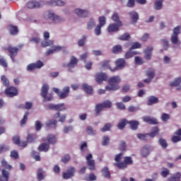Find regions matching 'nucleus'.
<instances>
[{
	"instance_id": "50",
	"label": "nucleus",
	"mask_w": 181,
	"mask_h": 181,
	"mask_svg": "<svg viewBox=\"0 0 181 181\" xmlns=\"http://www.w3.org/2000/svg\"><path fill=\"white\" fill-rule=\"evenodd\" d=\"M28 117H29V112H26L24 114L23 119L21 120L20 124L21 126H23L25 124H26L28 122Z\"/></svg>"
},
{
	"instance_id": "31",
	"label": "nucleus",
	"mask_w": 181,
	"mask_h": 181,
	"mask_svg": "<svg viewBox=\"0 0 181 181\" xmlns=\"http://www.w3.org/2000/svg\"><path fill=\"white\" fill-rule=\"evenodd\" d=\"M47 141L48 144L51 145H54L57 142V139H56V136L54 134H49L47 137Z\"/></svg>"
},
{
	"instance_id": "12",
	"label": "nucleus",
	"mask_w": 181,
	"mask_h": 181,
	"mask_svg": "<svg viewBox=\"0 0 181 181\" xmlns=\"http://www.w3.org/2000/svg\"><path fill=\"white\" fill-rule=\"evenodd\" d=\"M60 50H63L64 54H67L69 52L66 50L65 47L55 46L53 49H49L46 52V56H50V54H53L54 52H60Z\"/></svg>"
},
{
	"instance_id": "56",
	"label": "nucleus",
	"mask_w": 181,
	"mask_h": 181,
	"mask_svg": "<svg viewBox=\"0 0 181 181\" xmlns=\"http://www.w3.org/2000/svg\"><path fill=\"white\" fill-rule=\"evenodd\" d=\"M32 107H33L32 103H30V102H27V103H25V106H23V105H21L19 106V108H25V110H30V108H32Z\"/></svg>"
},
{
	"instance_id": "53",
	"label": "nucleus",
	"mask_w": 181,
	"mask_h": 181,
	"mask_svg": "<svg viewBox=\"0 0 181 181\" xmlns=\"http://www.w3.org/2000/svg\"><path fill=\"white\" fill-rule=\"evenodd\" d=\"M111 127H112L111 124L107 123L103 128L100 129V131L101 132H107V131H110V129H111Z\"/></svg>"
},
{
	"instance_id": "14",
	"label": "nucleus",
	"mask_w": 181,
	"mask_h": 181,
	"mask_svg": "<svg viewBox=\"0 0 181 181\" xmlns=\"http://www.w3.org/2000/svg\"><path fill=\"white\" fill-rule=\"evenodd\" d=\"M43 36L45 42H42L41 43L42 47H47V46H52V45H53V41L49 40V37H50V34L49 32H45Z\"/></svg>"
},
{
	"instance_id": "42",
	"label": "nucleus",
	"mask_w": 181,
	"mask_h": 181,
	"mask_svg": "<svg viewBox=\"0 0 181 181\" xmlns=\"http://www.w3.org/2000/svg\"><path fill=\"white\" fill-rule=\"evenodd\" d=\"M141 154L143 158H146V156L149 155V147H148V146L143 147L141 151Z\"/></svg>"
},
{
	"instance_id": "61",
	"label": "nucleus",
	"mask_w": 181,
	"mask_h": 181,
	"mask_svg": "<svg viewBox=\"0 0 181 181\" xmlns=\"http://www.w3.org/2000/svg\"><path fill=\"white\" fill-rule=\"evenodd\" d=\"M103 141L102 142V145L103 146H107V145H108L110 144V137L105 136H103Z\"/></svg>"
},
{
	"instance_id": "63",
	"label": "nucleus",
	"mask_w": 181,
	"mask_h": 181,
	"mask_svg": "<svg viewBox=\"0 0 181 181\" xmlns=\"http://www.w3.org/2000/svg\"><path fill=\"white\" fill-rule=\"evenodd\" d=\"M85 180H87V181L97 180V177L94 174H90L88 177L85 178Z\"/></svg>"
},
{
	"instance_id": "17",
	"label": "nucleus",
	"mask_w": 181,
	"mask_h": 181,
	"mask_svg": "<svg viewBox=\"0 0 181 181\" xmlns=\"http://www.w3.org/2000/svg\"><path fill=\"white\" fill-rule=\"evenodd\" d=\"M152 52H153V47L149 46L144 49V59L146 60H151L152 59Z\"/></svg>"
},
{
	"instance_id": "23",
	"label": "nucleus",
	"mask_w": 181,
	"mask_h": 181,
	"mask_svg": "<svg viewBox=\"0 0 181 181\" xmlns=\"http://www.w3.org/2000/svg\"><path fill=\"white\" fill-rule=\"evenodd\" d=\"M40 2L36 1H30L27 3L26 6L28 9H35V8H40Z\"/></svg>"
},
{
	"instance_id": "2",
	"label": "nucleus",
	"mask_w": 181,
	"mask_h": 181,
	"mask_svg": "<svg viewBox=\"0 0 181 181\" xmlns=\"http://www.w3.org/2000/svg\"><path fill=\"white\" fill-rule=\"evenodd\" d=\"M1 163L2 168H4L5 169L1 170L0 181H9V172L7 170H12V165L8 164V162H6L5 159H2Z\"/></svg>"
},
{
	"instance_id": "7",
	"label": "nucleus",
	"mask_w": 181,
	"mask_h": 181,
	"mask_svg": "<svg viewBox=\"0 0 181 181\" xmlns=\"http://www.w3.org/2000/svg\"><path fill=\"white\" fill-rule=\"evenodd\" d=\"M6 50L8 52V56L11 59L13 63H15V57L18 56V52H19V49L16 47H13L12 45H8Z\"/></svg>"
},
{
	"instance_id": "62",
	"label": "nucleus",
	"mask_w": 181,
	"mask_h": 181,
	"mask_svg": "<svg viewBox=\"0 0 181 181\" xmlns=\"http://www.w3.org/2000/svg\"><path fill=\"white\" fill-rule=\"evenodd\" d=\"M99 21V26H104L105 25V16H100L98 18Z\"/></svg>"
},
{
	"instance_id": "6",
	"label": "nucleus",
	"mask_w": 181,
	"mask_h": 181,
	"mask_svg": "<svg viewBox=\"0 0 181 181\" xmlns=\"http://www.w3.org/2000/svg\"><path fill=\"white\" fill-rule=\"evenodd\" d=\"M53 92L56 93V94H57L61 100H63L69 96V93H70V87L65 86L62 92H60V90L59 88H54Z\"/></svg>"
},
{
	"instance_id": "8",
	"label": "nucleus",
	"mask_w": 181,
	"mask_h": 181,
	"mask_svg": "<svg viewBox=\"0 0 181 181\" xmlns=\"http://www.w3.org/2000/svg\"><path fill=\"white\" fill-rule=\"evenodd\" d=\"M47 93H49V85L44 84L41 90V96L45 101H52L53 100V95L50 94L47 96Z\"/></svg>"
},
{
	"instance_id": "64",
	"label": "nucleus",
	"mask_w": 181,
	"mask_h": 181,
	"mask_svg": "<svg viewBox=\"0 0 181 181\" xmlns=\"http://www.w3.org/2000/svg\"><path fill=\"white\" fill-rule=\"evenodd\" d=\"M69 160H70V155L69 154L64 156L62 158V162H63V163H69Z\"/></svg>"
},
{
	"instance_id": "5",
	"label": "nucleus",
	"mask_w": 181,
	"mask_h": 181,
	"mask_svg": "<svg viewBox=\"0 0 181 181\" xmlns=\"http://www.w3.org/2000/svg\"><path fill=\"white\" fill-rule=\"evenodd\" d=\"M133 162L132 158L127 156L124 158V162L114 163V165L118 169L124 170V169H127L128 165H132Z\"/></svg>"
},
{
	"instance_id": "11",
	"label": "nucleus",
	"mask_w": 181,
	"mask_h": 181,
	"mask_svg": "<svg viewBox=\"0 0 181 181\" xmlns=\"http://www.w3.org/2000/svg\"><path fill=\"white\" fill-rule=\"evenodd\" d=\"M180 33V27H175L171 36V42L173 45H177L179 42V34Z\"/></svg>"
},
{
	"instance_id": "35",
	"label": "nucleus",
	"mask_w": 181,
	"mask_h": 181,
	"mask_svg": "<svg viewBox=\"0 0 181 181\" xmlns=\"http://www.w3.org/2000/svg\"><path fill=\"white\" fill-rule=\"evenodd\" d=\"M102 175L104 176V177H106V179H110L111 177V173H110V170L107 167H104L102 170Z\"/></svg>"
},
{
	"instance_id": "4",
	"label": "nucleus",
	"mask_w": 181,
	"mask_h": 181,
	"mask_svg": "<svg viewBox=\"0 0 181 181\" xmlns=\"http://www.w3.org/2000/svg\"><path fill=\"white\" fill-rule=\"evenodd\" d=\"M112 103L110 100H105L103 103L97 104L95 107V115L98 117L104 108H111Z\"/></svg>"
},
{
	"instance_id": "45",
	"label": "nucleus",
	"mask_w": 181,
	"mask_h": 181,
	"mask_svg": "<svg viewBox=\"0 0 181 181\" xmlns=\"http://www.w3.org/2000/svg\"><path fill=\"white\" fill-rule=\"evenodd\" d=\"M129 39H131V35L127 33H125L118 37L119 40L127 41V40H129Z\"/></svg>"
},
{
	"instance_id": "18",
	"label": "nucleus",
	"mask_w": 181,
	"mask_h": 181,
	"mask_svg": "<svg viewBox=\"0 0 181 181\" xmlns=\"http://www.w3.org/2000/svg\"><path fill=\"white\" fill-rule=\"evenodd\" d=\"M108 79L107 74L104 73H98L95 74V81L99 84H102L103 81H107Z\"/></svg>"
},
{
	"instance_id": "36",
	"label": "nucleus",
	"mask_w": 181,
	"mask_h": 181,
	"mask_svg": "<svg viewBox=\"0 0 181 181\" xmlns=\"http://www.w3.org/2000/svg\"><path fill=\"white\" fill-rule=\"evenodd\" d=\"M48 18H49V19H52L53 21V22H59L60 21V17L50 11L48 13Z\"/></svg>"
},
{
	"instance_id": "47",
	"label": "nucleus",
	"mask_w": 181,
	"mask_h": 181,
	"mask_svg": "<svg viewBox=\"0 0 181 181\" xmlns=\"http://www.w3.org/2000/svg\"><path fill=\"white\" fill-rule=\"evenodd\" d=\"M35 139H36V135L35 134H28L27 136V144L28 142L29 144H32V142H35Z\"/></svg>"
},
{
	"instance_id": "41",
	"label": "nucleus",
	"mask_w": 181,
	"mask_h": 181,
	"mask_svg": "<svg viewBox=\"0 0 181 181\" xmlns=\"http://www.w3.org/2000/svg\"><path fill=\"white\" fill-rule=\"evenodd\" d=\"M127 124H128V121L125 119H123L120 120L119 122L118 123L117 128L119 129H124Z\"/></svg>"
},
{
	"instance_id": "40",
	"label": "nucleus",
	"mask_w": 181,
	"mask_h": 181,
	"mask_svg": "<svg viewBox=\"0 0 181 181\" xmlns=\"http://www.w3.org/2000/svg\"><path fill=\"white\" fill-rule=\"evenodd\" d=\"M181 83V78L178 77L176 78L173 82L170 83V87H177L180 86Z\"/></svg>"
},
{
	"instance_id": "44",
	"label": "nucleus",
	"mask_w": 181,
	"mask_h": 181,
	"mask_svg": "<svg viewBox=\"0 0 181 181\" xmlns=\"http://www.w3.org/2000/svg\"><path fill=\"white\" fill-rule=\"evenodd\" d=\"M122 52V46L117 45L112 47V53L115 54H118V53Z\"/></svg>"
},
{
	"instance_id": "30",
	"label": "nucleus",
	"mask_w": 181,
	"mask_h": 181,
	"mask_svg": "<svg viewBox=\"0 0 181 181\" xmlns=\"http://www.w3.org/2000/svg\"><path fill=\"white\" fill-rule=\"evenodd\" d=\"M50 146L47 143H43L38 146V151H40V152H47Z\"/></svg>"
},
{
	"instance_id": "19",
	"label": "nucleus",
	"mask_w": 181,
	"mask_h": 181,
	"mask_svg": "<svg viewBox=\"0 0 181 181\" xmlns=\"http://www.w3.org/2000/svg\"><path fill=\"white\" fill-rule=\"evenodd\" d=\"M75 13L79 16V18H88V16H90V13L88 11L81 8L75 9Z\"/></svg>"
},
{
	"instance_id": "3",
	"label": "nucleus",
	"mask_w": 181,
	"mask_h": 181,
	"mask_svg": "<svg viewBox=\"0 0 181 181\" xmlns=\"http://www.w3.org/2000/svg\"><path fill=\"white\" fill-rule=\"evenodd\" d=\"M158 134H159V128L154 127L151 129V132L149 134H137V138L141 141H146L149 136L151 138H155Z\"/></svg>"
},
{
	"instance_id": "28",
	"label": "nucleus",
	"mask_w": 181,
	"mask_h": 181,
	"mask_svg": "<svg viewBox=\"0 0 181 181\" xmlns=\"http://www.w3.org/2000/svg\"><path fill=\"white\" fill-rule=\"evenodd\" d=\"M181 173L177 172L175 174L172 175L170 177L168 178V181H180Z\"/></svg>"
},
{
	"instance_id": "51",
	"label": "nucleus",
	"mask_w": 181,
	"mask_h": 181,
	"mask_svg": "<svg viewBox=\"0 0 181 181\" xmlns=\"http://www.w3.org/2000/svg\"><path fill=\"white\" fill-rule=\"evenodd\" d=\"M86 132L88 135H95L97 134V131L93 129L91 126H88L86 127Z\"/></svg>"
},
{
	"instance_id": "22",
	"label": "nucleus",
	"mask_w": 181,
	"mask_h": 181,
	"mask_svg": "<svg viewBox=\"0 0 181 181\" xmlns=\"http://www.w3.org/2000/svg\"><path fill=\"white\" fill-rule=\"evenodd\" d=\"M78 63V59H77V58H76L74 56H72L71 57L69 63H68L66 65V66L69 69V71H71V69H74V67H76Z\"/></svg>"
},
{
	"instance_id": "15",
	"label": "nucleus",
	"mask_w": 181,
	"mask_h": 181,
	"mask_svg": "<svg viewBox=\"0 0 181 181\" xmlns=\"http://www.w3.org/2000/svg\"><path fill=\"white\" fill-rule=\"evenodd\" d=\"M87 165L89 166L90 170H94L95 169V162L93 160V154L89 153L86 156Z\"/></svg>"
},
{
	"instance_id": "48",
	"label": "nucleus",
	"mask_w": 181,
	"mask_h": 181,
	"mask_svg": "<svg viewBox=\"0 0 181 181\" xmlns=\"http://www.w3.org/2000/svg\"><path fill=\"white\" fill-rule=\"evenodd\" d=\"M160 119L163 121V122H168V121L170 119V115L163 113L160 116Z\"/></svg>"
},
{
	"instance_id": "39",
	"label": "nucleus",
	"mask_w": 181,
	"mask_h": 181,
	"mask_svg": "<svg viewBox=\"0 0 181 181\" xmlns=\"http://www.w3.org/2000/svg\"><path fill=\"white\" fill-rule=\"evenodd\" d=\"M83 90L87 93V94H93V87L90 86H88L86 83H84L82 86Z\"/></svg>"
},
{
	"instance_id": "37",
	"label": "nucleus",
	"mask_w": 181,
	"mask_h": 181,
	"mask_svg": "<svg viewBox=\"0 0 181 181\" xmlns=\"http://www.w3.org/2000/svg\"><path fill=\"white\" fill-rule=\"evenodd\" d=\"M111 61L110 60H105L101 63V66L103 69H109L110 71H112L114 70V68L111 67V64H110Z\"/></svg>"
},
{
	"instance_id": "58",
	"label": "nucleus",
	"mask_w": 181,
	"mask_h": 181,
	"mask_svg": "<svg viewBox=\"0 0 181 181\" xmlns=\"http://www.w3.org/2000/svg\"><path fill=\"white\" fill-rule=\"evenodd\" d=\"M134 62L136 63V64H144V63H145V61H144V59L139 57H135L134 58Z\"/></svg>"
},
{
	"instance_id": "20",
	"label": "nucleus",
	"mask_w": 181,
	"mask_h": 181,
	"mask_svg": "<svg viewBox=\"0 0 181 181\" xmlns=\"http://www.w3.org/2000/svg\"><path fill=\"white\" fill-rule=\"evenodd\" d=\"M13 142L15 145H18V146H22L23 148L28 146V142L21 141V137H19V136H14L13 137Z\"/></svg>"
},
{
	"instance_id": "34",
	"label": "nucleus",
	"mask_w": 181,
	"mask_h": 181,
	"mask_svg": "<svg viewBox=\"0 0 181 181\" xmlns=\"http://www.w3.org/2000/svg\"><path fill=\"white\" fill-rule=\"evenodd\" d=\"M128 124H130L131 129L134 131L138 129V126L139 125V122L136 120H131L128 122Z\"/></svg>"
},
{
	"instance_id": "9",
	"label": "nucleus",
	"mask_w": 181,
	"mask_h": 181,
	"mask_svg": "<svg viewBox=\"0 0 181 181\" xmlns=\"http://www.w3.org/2000/svg\"><path fill=\"white\" fill-rule=\"evenodd\" d=\"M75 173H76V168L69 167L66 170V172H64L62 173V177L63 179H65V180L71 179V177H74Z\"/></svg>"
},
{
	"instance_id": "25",
	"label": "nucleus",
	"mask_w": 181,
	"mask_h": 181,
	"mask_svg": "<svg viewBox=\"0 0 181 181\" xmlns=\"http://www.w3.org/2000/svg\"><path fill=\"white\" fill-rule=\"evenodd\" d=\"M129 16L132 19V22L133 23H136L138 22V20L139 19V15L138 13L135 11H130L129 13Z\"/></svg>"
},
{
	"instance_id": "26",
	"label": "nucleus",
	"mask_w": 181,
	"mask_h": 181,
	"mask_svg": "<svg viewBox=\"0 0 181 181\" xmlns=\"http://www.w3.org/2000/svg\"><path fill=\"white\" fill-rule=\"evenodd\" d=\"M45 127L48 129H50V128H54V129H55L56 127H57V121L54 119H49L45 123Z\"/></svg>"
},
{
	"instance_id": "24",
	"label": "nucleus",
	"mask_w": 181,
	"mask_h": 181,
	"mask_svg": "<svg viewBox=\"0 0 181 181\" xmlns=\"http://www.w3.org/2000/svg\"><path fill=\"white\" fill-rule=\"evenodd\" d=\"M143 121H144V122H147V124H150L151 125H157L158 124V119L156 118L151 117L149 116L143 117Z\"/></svg>"
},
{
	"instance_id": "1",
	"label": "nucleus",
	"mask_w": 181,
	"mask_h": 181,
	"mask_svg": "<svg viewBox=\"0 0 181 181\" xmlns=\"http://www.w3.org/2000/svg\"><path fill=\"white\" fill-rule=\"evenodd\" d=\"M107 83L109 85L105 86V90L107 91H117L119 90V84L121 83V77L119 76H114L108 78Z\"/></svg>"
},
{
	"instance_id": "21",
	"label": "nucleus",
	"mask_w": 181,
	"mask_h": 181,
	"mask_svg": "<svg viewBox=\"0 0 181 181\" xmlns=\"http://www.w3.org/2000/svg\"><path fill=\"white\" fill-rule=\"evenodd\" d=\"M122 25H119V24L117 23H111L107 27V32L109 33H114L115 32H118L119 30V28Z\"/></svg>"
},
{
	"instance_id": "49",
	"label": "nucleus",
	"mask_w": 181,
	"mask_h": 181,
	"mask_svg": "<svg viewBox=\"0 0 181 181\" xmlns=\"http://www.w3.org/2000/svg\"><path fill=\"white\" fill-rule=\"evenodd\" d=\"M37 177L39 181L43 180V179H45V176H43V169L39 168L37 170Z\"/></svg>"
},
{
	"instance_id": "32",
	"label": "nucleus",
	"mask_w": 181,
	"mask_h": 181,
	"mask_svg": "<svg viewBox=\"0 0 181 181\" xmlns=\"http://www.w3.org/2000/svg\"><path fill=\"white\" fill-rule=\"evenodd\" d=\"M112 20L113 22H116L119 26H122V21H119V16L117 13H114L112 16Z\"/></svg>"
},
{
	"instance_id": "57",
	"label": "nucleus",
	"mask_w": 181,
	"mask_h": 181,
	"mask_svg": "<svg viewBox=\"0 0 181 181\" xmlns=\"http://www.w3.org/2000/svg\"><path fill=\"white\" fill-rule=\"evenodd\" d=\"M1 81H3L4 86H5V87H9V80H8L6 76H1Z\"/></svg>"
},
{
	"instance_id": "52",
	"label": "nucleus",
	"mask_w": 181,
	"mask_h": 181,
	"mask_svg": "<svg viewBox=\"0 0 181 181\" xmlns=\"http://www.w3.org/2000/svg\"><path fill=\"white\" fill-rule=\"evenodd\" d=\"M162 2H163L162 0H159L155 2L154 8L156 11L162 9Z\"/></svg>"
},
{
	"instance_id": "13",
	"label": "nucleus",
	"mask_w": 181,
	"mask_h": 181,
	"mask_svg": "<svg viewBox=\"0 0 181 181\" xmlns=\"http://www.w3.org/2000/svg\"><path fill=\"white\" fill-rule=\"evenodd\" d=\"M48 108L52 111H58V112L66 110V106H64V103H59L57 105L51 104L48 106Z\"/></svg>"
},
{
	"instance_id": "46",
	"label": "nucleus",
	"mask_w": 181,
	"mask_h": 181,
	"mask_svg": "<svg viewBox=\"0 0 181 181\" xmlns=\"http://www.w3.org/2000/svg\"><path fill=\"white\" fill-rule=\"evenodd\" d=\"M158 143L160 144L163 149H166L168 148V142H166V140H165V139L160 138L158 140Z\"/></svg>"
},
{
	"instance_id": "10",
	"label": "nucleus",
	"mask_w": 181,
	"mask_h": 181,
	"mask_svg": "<svg viewBox=\"0 0 181 181\" xmlns=\"http://www.w3.org/2000/svg\"><path fill=\"white\" fill-rule=\"evenodd\" d=\"M115 67L113 68V69H112V72L114 73L115 71H117V70H119L121 69H124V67H125V59L124 58H119L115 61Z\"/></svg>"
},
{
	"instance_id": "55",
	"label": "nucleus",
	"mask_w": 181,
	"mask_h": 181,
	"mask_svg": "<svg viewBox=\"0 0 181 181\" xmlns=\"http://www.w3.org/2000/svg\"><path fill=\"white\" fill-rule=\"evenodd\" d=\"M147 77H148V78H151L152 80L153 77H155V70L148 69L147 71Z\"/></svg>"
},
{
	"instance_id": "16",
	"label": "nucleus",
	"mask_w": 181,
	"mask_h": 181,
	"mask_svg": "<svg viewBox=\"0 0 181 181\" xmlns=\"http://www.w3.org/2000/svg\"><path fill=\"white\" fill-rule=\"evenodd\" d=\"M5 94L8 97H15V95H18V89L13 86H10L5 90Z\"/></svg>"
},
{
	"instance_id": "54",
	"label": "nucleus",
	"mask_w": 181,
	"mask_h": 181,
	"mask_svg": "<svg viewBox=\"0 0 181 181\" xmlns=\"http://www.w3.org/2000/svg\"><path fill=\"white\" fill-rule=\"evenodd\" d=\"M9 151V147L5 144L0 145V154L4 153V152H8Z\"/></svg>"
},
{
	"instance_id": "59",
	"label": "nucleus",
	"mask_w": 181,
	"mask_h": 181,
	"mask_svg": "<svg viewBox=\"0 0 181 181\" xmlns=\"http://www.w3.org/2000/svg\"><path fill=\"white\" fill-rule=\"evenodd\" d=\"M42 127H43L42 122H40L39 120H37L35 124L36 131H40V129H42Z\"/></svg>"
},
{
	"instance_id": "33",
	"label": "nucleus",
	"mask_w": 181,
	"mask_h": 181,
	"mask_svg": "<svg viewBox=\"0 0 181 181\" xmlns=\"http://www.w3.org/2000/svg\"><path fill=\"white\" fill-rule=\"evenodd\" d=\"M136 54H139V53H138V52L130 50V48H129V51L124 54V58L127 59H131V57H134Z\"/></svg>"
},
{
	"instance_id": "27",
	"label": "nucleus",
	"mask_w": 181,
	"mask_h": 181,
	"mask_svg": "<svg viewBox=\"0 0 181 181\" xmlns=\"http://www.w3.org/2000/svg\"><path fill=\"white\" fill-rule=\"evenodd\" d=\"M159 103V98L153 95L149 96L147 101V105H153Z\"/></svg>"
},
{
	"instance_id": "43",
	"label": "nucleus",
	"mask_w": 181,
	"mask_h": 181,
	"mask_svg": "<svg viewBox=\"0 0 181 181\" xmlns=\"http://www.w3.org/2000/svg\"><path fill=\"white\" fill-rule=\"evenodd\" d=\"M54 118L55 119H57V118H59V122H64L66 121V115L60 116V112H57L54 115Z\"/></svg>"
},
{
	"instance_id": "38",
	"label": "nucleus",
	"mask_w": 181,
	"mask_h": 181,
	"mask_svg": "<svg viewBox=\"0 0 181 181\" xmlns=\"http://www.w3.org/2000/svg\"><path fill=\"white\" fill-rule=\"evenodd\" d=\"M8 30L11 35L15 36V35H18L19 33V30L18 29L17 26L15 25H9Z\"/></svg>"
},
{
	"instance_id": "60",
	"label": "nucleus",
	"mask_w": 181,
	"mask_h": 181,
	"mask_svg": "<svg viewBox=\"0 0 181 181\" xmlns=\"http://www.w3.org/2000/svg\"><path fill=\"white\" fill-rule=\"evenodd\" d=\"M141 47H142V45L138 42H136L130 47V50H134V49H141Z\"/></svg>"
},
{
	"instance_id": "29",
	"label": "nucleus",
	"mask_w": 181,
	"mask_h": 181,
	"mask_svg": "<svg viewBox=\"0 0 181 181\" xmlns=\"http://www.w3.org/2000/svg\"><path fill=\"white\" fill-rule=\"evenodd\" d=\"M47 4L52 6H63L64 5V3L62 0H51L48 1Z\"/></svg>"
}]
</instances>
